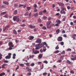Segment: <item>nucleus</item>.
<instances>
[{"mask_svg":"<svg viewBox=\"0 0 76 76\" xmlns=\"http://www.w3.org/2000/svg\"><path fill=\"white\" fill-rule=\"evenodd\" d=\"M13 20L14 21H16L17 22H19L20 20V19L18 16H15L13 17Z\"/></svg>","mask_w":76,"mask_h":76,"instance_id":"nucleus-1","label":"nucleus"},{"mask_svg":"<svg viewBox=\"0 0 76 76\" xmlns=\"http://www.w3.org/2000/svg\"><path fill=\"white\" fill-rule=\"evenodd\" d=\"M8 45L9 46V48H8L9 50H13V48H12L14 47V45H13V43L12 42H9Z\"/></svg>","mask_w":76,"mask_h":76,"instance_id":"nucleus-2","label":"nucleus"},{"mask_svg":"<svg viewBox=\"0 0 76 76\" xmlns=\"http://www.w3.org/2000/svg\"><path fill=\"white\" fill-rule=\"evenodd\" d=\"M64 10V8L63 7L62 8V10H61L60 12V13H61V14H64L65 15V14H66V12Z\"/></svg>","mask_w":76,"mask_h":76,"instance_id":"nucleus-3","label":"nucleus"},{"mask_svg":"<svg viewBox=\"0 0 76 76\" xmlns=\"http://www.w3.org/2000/svg\"><path fill=\"white\" fill-rule=\"evenodd\" d=\"M11 56H12V54L11 53H8V55L5 57V58L6 59H9L11 58Z\"/></svg>","mask_w":76,"mask_h":76,"instance_id":"nucleus-4","label":"nucleus"},{"mask_svg":"<svg viewBox=\"0 0 76 76\" xmlns=\"http://www.w3.org/2000/svg\"><path fill=\"white\" fill-rule=\"evenodd\" d=\"M41 42H42V41L41 40V39H38L36 41V43H39V44H41Z\"/></svg>","mask_w":76,"mask_h":76,"instance_id":"nucleus-5","label":"nucleus"},{"mask_svg":"<svg viewBox=\"0 0 76 76\" xmlns=\"http://www.w3.org/2000/svg\"><path fill=\"white\" fill-rule=\"evenodd\" d=\"M71 37L72 38H73V40H76V39L75 38L76 37V34H73L71 35Z\"/></svg>","mask_w":76,"mask_h":76,"instance_id":"nucleus-6","label":"nucleus"},{"mask_svg":"<svg viewBox=\"0 0 76 76\" xmlns=\"http://www.w3.org/2000/svg\"><path fill=\"white\" fill-rule=\"evenodd\" d=\"M57 40L58 41H59V42H61V41H63V37H62L60 36L58 38Z\"/></svg>","mask_w":76,"mask_h":76,"instance_id":"nucleus-7","label":"nucleus"},{"mask_svg":"<svg viewBox=\"0 0 76 76\" xmlns=\"http://www.w3.org/2000/svg\"><path fill=\"white\" fill-rule=\"evenodd\" d=\"M59 6H64V4H63V3L62 2H57Z\"/></svg>","mask_w":76,"mask_h":76,"instance_id":"nucleus-8","label":"nucleus"},{"mask_svg":"<svg viewBox=\"0 0 76 76\" xmlns=\"http://www.w3.org/2000/svg\"><path fill=\"white\" fill-rule=\"evenodd\" d=\"M40 45L39 44L36 45L35 46V47H36L35 48L36 50H39V48Z\"/></svg>","mask_w":76,"mask_h":76,"instance_id":"nucleus-9","label":"nucleus"},{"mask_svg":"<svg viewBox=\"0 0 76 76\" xmlns=\"http://www.w3.org/2000/svg\"><path fill=\"white\" fill-rule=\"evenodd\" d=\"M28 27L31 29H34L35 28V26H32L31 25H28Z\"/></svg>","mask_w":76,"mask_h":76,"instance_id":"nucleus-10","label":"nucleus"},{"mask_svg":"<svg viewBox=\"0 0 76 76\" xmlns=\"http://www.w3.org/2000/svg\"><path fill=\"white\" fill-rule=\"evenodd\" d=\"M9 26H6L5 28H3L4 31H7V29H8V28H9Z\"/></svg>","mask_w":76,"mask_h":76,"instance_id":"nucleus-11","label":"nucleus"},{"mask_svg":"<svg viewBox=\"0 0 76 76\" xmlns=\"http://www.w3.org/2000/svg\"><path fill=\"white\" fill-rule=\"evenodd\" d=\"M33 52L34 54H38V53H39V52L38 50H37L35 51L33 50Z\"/></svg>","mask_w":76,"mask_h":76,"instance_id":"nucleus-12","label":"nucleus"},{"mask_svg":"<svg viewBox=\"0 0 76 76\" xmlns=\"http://www.w3.org/2000/svg\"><path fill=\"white\" fill-rule=\"evenodd\" d=\"M71 60H73V61H74V60H76V55L75 56L74 58H71Z\"/></svg>","mask_w":76,"mask_h":76,"instance_id":"nucleus-13","label":"nucleus"},{"mask_svg":"<svg viewBox=\"0 0 76 76\" xmlns=\"http://www.w3.org/2000/svg\"><path fill=\"white\" fill-rule=\"evenodd\" d=\"M60 29H57L56 30V34H58L59 33V32H60Z\"/></svg>","mask_w":76,"mask_h":76,"instance_id":"nucleus-14","label":"nucleus"},{"mask_svg":"<svg viewBox=\"0 0 76 76\" xmlns=\"http://www.w3.org/2000/svg\"><path fill=\"white\" fill-rule=\"evenodd\" d=\"M7 66V64H3L2 65V68L4 69L5 68V67L4 66Z\"/></svg>","mask_w":76,"mask_h":76,"instance_id":"nucleus-15","label":"nucleus"},{"mask_svg":"<svg viewBox=\"0 0 76 76\" xmlns=\"http://www.w3.org/2000/svg\"><path fill=\"white\" fill-rule=\"evenodd\" d=\"M56 23H57L58 24H60L61 23V21L60 20H56Z\"/></svg>","mask_w":76,"mask_h":76,"instance_id":"nucleus-16","label":"nucleus"},{"mask_svg":"<svg viewBox=\"0 0 76 76\" xmlns=\"http://www.w3.org/2000/svg\"><path fill=\"white\" fill-rule=\"evenodd\" d=\"M3 3L4 4H6V5H9V2H8L4 1L3 2Z\"/></svg>","mask_w":76,"mask_h":76,"instance_id":"nucleus-17","label":"nucleus"},{"mask_svg":"<svg viewBox=\"0 0 76 76\" xmlns=\"http://www.w3.org/2000/svg\"><path fill=\"white\" fill-rule=\"evenodd\" d=\"M6 12H1V16H3V15H5V14H6Z\"/></svg>","mask_w":76,"mask_h":76,"instance_id":"nucleus-18","label":"nucleus"},{"mask_svg":"<svg viewBox=\"0 0 76 76\" xmlns=\"http://www.w3.org/2000/svg\"><path fill=\"white\" fill-rule=\"evenodd\" d=\"M34 38V36H31L30 37V38L29 39V40H32Z\"/></svg>","mask_w":76,"mask_h":76,"instance_id":"nucleus-19","label":"nucleus"},{"mask_svg":"<svg viewBox=\"0 0 76 76\" xmlns=\"http://www.w3.org/2000/svg\"><path fill=\"white\" fill-rule=\"evenodd\" d=\"M39 59H41L42 57V54H40L38 56Z\"/></svg>","mask_w":76,"mask_h":76,"instance_id":"nucleus-20","label":"nucleus"},{"mask_svg":"<svg viewBox=\"0 0 76 76\" xmlns=\"http://www.w3.org/2000/svg\"><path fill=\"white\" fill-rule=\"evenodd\" d=\"M60 52V51L58 50H56L55 51H54L53 52V53L54 54H57V53H59Z\"/></svg>","mask_w":76,"mask_h":76,"instance_id":"nucleus-21","label":"nucleus"},{"mask_svg":"<svg viewBox=\"0 0 76 76\" xmlns=\"http://www.w3.org/2000/svg\"><path fill=\"white\" fill-rule=\"evenodd\" d=\"M13 33H14V34L15 35H17V32L15 30H13Z\"/></svg>","mask_w":76,"mask_h":76,"instance_id":"nucleus-22","label":"nucleus"},{"mask_svg":"<svg viewBox=\"0 0 76 76\" xmlns=\"http://www.w3.org/2000/svg\"><path fill=\"white\" fill-rule=\"evenodd\" d=\"M26 9L27 10H28V11H29V10H31V7H26Z\"/></svg>","mask_w":76,"mask_h":76,"instance_id":"nucleus-23","label":"nucleus"},{"mask_svg":"<svg viewBox=\"0 0 76 76\" xmlns=\"http://www.w3.org/2000/svg\"><path fill=\"white\" fill-rule=\"evenodd\" d=\"M38 15V13H36L35 14L34 16V17H37V16Z\"/></svg>","mask_w":76,"mask_h":76,"instance_id":"nucleus-24","label":"nucleus"},{"mask_svg":"<svg viewBox=\"0 0 76 76\" xmlns=\"http://www.w3.org/2000/svg\"><path fill=\"white\" fill-rule=\"evenodd\" d=\"M50 23H51V21H48L46 23V24L47 25H50Z\"/></svg>","mask_w":76,"mask_h":76,"instance_id":"nucleus-25","label":"nucleus"},{"mask_svg":"<svg viewBox=\"0 0 76 76\" xmlns=\"http://www.w3.org/2000/svg\"><path fill=\"white\" fill-rule=\"evenodd\" d=\"M13 59H15V58H16V54L15 53H14L13 55Z\"/></svg>","mask_w":76,"mask_h":76,"instance_id":"nucleus-26","label":"nucleus"},{"mask_svg":"<svg viewBox=\"0 0 76 76\" xmlns=\"http://www.w3.org/2000/svg\"><path fill=\"white\" fill-rule=\"evenodd\" d=\"M4 75H5V73H2L0 74V76H4Z\"/></svg>","mask_w":76,"mask_h":76,"instance_id":"nucleus-27","label":"nucleus"},{"mask_svg":"<svg viewBox=\"0 0 76 76\" xmlns=\"http://www.w3.org/2000/svg\"><path fill=\"white\" fill-rule=\"evenodd\" d=\"M29 64H30V63H26L25 64L26 65V66H27L28 67H29V66H30Z\"/></svg>","mask_w":76,"mask_h":76,"instance_id":"nucleus-28","label":"nucleus"},{"mask_svg":"<svg viewBox=\"0 0 76 76\" xmlns=\"http://www.w3.org/2000/svg\"><path fill=\"white\" fill-rule=\"evenodd\" d=\"M66 63L67 64H70L71 63V62H70L69 60H67L66 61Z\"/></svg>","mask_w":76,"mask_h":76,"instance_id":"nucleus-29","label":"nucleus"},{"mask_svg":"<svg viewBox=\"0 0 76 76\" xmlns=\"http://www.w3.org/2000/svg\"><path fill=\"white\" fill-rule=\"evenodd\" d=\"M59 49V47H58V45H57V46H56L55 48L56 50H58Z\"/></svg>","mask_w":76,"mask_h":76,"instance_id":"nucleus-30","label":"nucleus"},{"mask_svg":"<svg viewBox=\"0 0 76 76\" xmlns=\"http://www.w3.org/2000/svg\"><path fill=\"white\" fill-rule=\"evenodd\" d=\"M3 17L4 18H8V15H6L4 16Z\"/></svg>","mask_w":76,"mask_h":76,"instance_id":"nucleus-31","label":"nucleus"},{"mask_svg":"<svg viewBox=\"0 0 76 76\" xmlns=\"http://www.w3.org/2000/svg\"><path fill=\"white\" fill-rule=\"evenodd\" d=\"M60 44L61 45H64V43L63 42H60Z\"/></svg>","mask_w":76,"mask_h":76,"instance_id":"nucleus-32","label":"nucleus"},{"mask_svg":"<svg viewBox=\"0 0 76 76\" xmlns=\"http://www.w3.org/2000/svg\"><path fill=\"white\" fill-rule=\"evenodd\" d=\"M30 66H32V67H33V66H35V64L34 63H31V64Z\"/></svg>","mask_w":76,"mask_h":76,"instance_id":"nucleus-33","label":"nucleus"},{"mask_svg":"<svg viewBox=\"0 0 76 76\" xmlns=\"http://www.w3.org/2000/svg\"><path fill=\"white\" fill-rule=\"evenodd\" d=\"M44 45H45V46H46V47H47V43H46V42H45L43 43Z\"/></svg>","mask_w":76,"mask_h":76,"instance_id":"nucleus-34","label":"nucleus"},{"mask_svg":"<svg viewBox=\"0 0 76 76\" xmlns=\"http://www.w3.org/2000/svg\"><path fill=\"white\" fill-rule=\"evenodd\" d=\"M14 14H17L18 13V11L17 10H15L14 12Z\"/></svg>","mask_w":76,"mask_h":76,"instance_id":"nucleus-35","label":"nucleus"},{"mask_svg":"<svg viewBox=\"0 0 76 76\" xmlns=\"http://www.w3.org/2000/svg\"><path fill=\"white\" fill-rule=\"evenodd\" d=\"M47 75V73L46 72H44L43 73V76H46Z\"/></svg>","mask_w":76,"mask_h":76,"instance_id":"nucleus-36","label":"nucleus"},{"mask_svg":"<svg viewBox=\"0 0 76 76\" xmlns=\"http://www.w3.org/2000/svg\"><path fill=\"white\" fill-rule=\"evenodd\" d=\"M42 29H44L45 30V29H47V28H46V27L45 26H43Z\"/></svg>","mask_w":76,"mask_h":76,"instance_id":"nucleus-37","label":"nucleus"},{"mask_svg":"<svg viewBox=\"0 0 76 76\" xmlns=\"http://www.w3.org/2000/svg\"><path fill=\"white\" fill-rule=\"evenodd\" d=\"M38 22H39V23H41V20L40 18H39L38 19Z\"/></svg>","mask_w":76,"mask_h":76,"instance_id":"nucleus-38","label":"nucleus"},{"mask_svg":"<svg viewBox=\"0 0 76 76\" xmlns=\"http://www.w3.org/2000/svg\"><path fill=\"white\" fill-rule=\"evenodd\" d=\"M39 15H42V11L39 12Z\"/></svg>","mask_w":76,"mask_h":76,"instance_id":"nucleus-39","label":"nucleus"},{"mask_svg":"<svg viewBox=\"0 0 76 76\" xmlns=\"http://www.w3.org/2000/svg\"><path fill=\"white\" fill-rule=\"evenodd\" d=\"M43 63H45L46 64H47L48 63V61L46 60H45L44 61Z\"/></svg>","mask_w":76,"mask_h":76,"instance_id":"nucleus-40","label":"nucleus"},{"mask_svg":"<svg viewBox=\"0 0 76 76\" xmlns=\"http://www.w3.org/2000/svg\"><path fill=\"white\" fill-rule=\"evenodd\" d=\"M34 12H37V9L36 8H35L34 10Z\"/></svg>","mask_w":76,"mask_h":76,"instance_id":"nucleus-41","label":"nucleus"},{"mask_svg":"<svg viewBox=\"0 0 76 76\" xmlns=\"http://www.w3.org/2000/svg\"><path fill=\"white\" fill-rule=\"evenodd\" d=\"M14 6H15V7H18V4H14Z\"/></svg>","mask_w":76,"mask_h":76,"instance_id":"nucleus-42","label":"nucleus"},{"mask_svg":"<svg viewBox=\"0 0 76 76\" xmlns=\"http://www.w3.org/2000/svg\"><path fill=\"white\" fill-rule=\"evenodd\" d=\"M2 56H3V55L0 53V60H1V59L2 58Z\"/></svg>","mask_w":76,"mask_h":76,"instance_id":"nucleus-43","label":"nucleus"},{"mask_svg":"<svg viewBox=\"0 0 76 76\" xmlns=\"http://www.w3.org/2000/svg\"><path fill=\"white\" fill-rule=\"evenodd\" d=\"M33 57H34V55H32V56L30 55L29 56V58H33Z\"/></svg>","mask_w":76,"mask_h":76,"instance_id":"nucleus-44","label":"nucleus"},{"mask_svg":"<svg viewBox=\"0 0 76 76\" xmlns=\"http://www.w3.org/2000/svg\"><path fill=\"white\" fill-rule=\"evenodd\" d=\"M20 66H21V67H23V66H24V64H20Z\"/></svg>","mask_w":76,"mask_h":76,"instance_id":"nucleus-45","label":"nucleus"},{"mask_svg":"<svg viewBox=\"0 0 76 76\" xmlns=\"http://www.w3.org/2000/svg\"><path fill=\"white\" fill-rule=\"evenodd\" d=\"M28 12H27L25 14H24V16H28Z\"/></svg>","mask_w":76,"mask_h":76,"instance_id":"nucleus-46","label":"nucleus"},{"mask_svg":"<svg viewBox=\"0 0 76 76\" xmlns=\"http://www.w3.org/2000/svg\"><path fill=\"white\" fill-rule=\"evenodd\" d=\"M61 54H65V51L64 50H63L62 52H61Z\"/></svg>","mask_w":76,"mask_h":76,"instance_id":"nucleus-47","label":"nucleus"},{"mask_svg":"<svg viewBox=\"0 0 76 76\" xmlns=\"http://www.w3.org/2000/svg\"><path fill=\"white\" fill-rule=\"evenodd\" d=\"M32 70V69H28L27 70V71H28V72H31V70Z\"/></svg>","mask_w":76,"mask_h":76,"instance_id":"nucleus-48","label":"nucleus"},{"mask_svg":"<svg viewBox=\"0 0 76 76\" xmlns=\"http://www.w3.org/2000/svg\"><path fill=\"white\" fill-rule=\"evenodd\" d=\"M47 17L46 16H44V17H43V19L44 20H45V19H47Z\"/></svg>","mask_w":76,"mask_h":76,"instance_id":"nucleus-49","label":"nucleus"},{"mask_svg":"<svg viewBox=\"0 0 76 76\" xmlns=\"http://www.w3.org/2000/svg\"><path fill=\"white\" fill-rule=\"evenodd\" d=\"M27 75L29 76H31V72H28L27 73Z\"/></svg>","mask_w":76,"mask_h":76,"instance_id":"nucleus-50","label":"nucleus"},{"mask_svg":"<svg viewBox=\"0 0 76 76\" xmlns=\"http://www.w3.org/2000/svg\"><path fill=\"white\" fill-rule=\"evenodd\" d=\"M19 68V66H18L15 69V70H17Z\"/></svg>","mask_w":76,"mask_h":76,"instance_id":"nucleus-51","label":"nucleus"},{"mask_svg":"<svg viewBox=\"0 0 76 76\" xmlns=\"http://www.w3.org/2000/svg\"><path fill=\"white\" fill-rule=\"evenodd\" d=\"M70 72L71 73H72V74H73L75 73V72H73V71H70Z\"/></svg>","mask_w":76,"mask_h":76,"instance_id":"nucleus-52","label":"nucleus"},{"mask_svg":"<svg viewBox=\"0 0 76 76\" xmlns=\"http://www.w3.org/2000/svg\"><path fill=\"white\" fill-rule=\"evenodd\" d=\"M26 25L25 24H23L22 25H21V27H23L24 26H25Z\"/></svg>","mask_w":76,"mask_h":76,"instance_id":"nucleus-53","label":"nucleus"},{"mask_svg":"<svg viewBox=\"0 0 76 76\" xmlns=\"http://www.w3.org/2000/svg\"><path fill=\"white\" fill-rule=\"evenodd\" d=\"M58 63H61V62H62V60L61 59L59 60H58Z\"/></svg>","mask_w":76,"mask_h":76,"instance_id":"nucleus-54","label":"nucleus"},{"mask_svg":"<svg viewBox=\"0 0 76 76\" xmlns=\"http://www.w3.org/2000/svg\"><path fill=\"white\" fill-rule=\"evenodd\" d=\"M44 43H43L42 44H41V46L40 47V48H41V47H42V46H44Z\"/></svg>","mask_w":76,"mask_h":76,"instance_id":"nucleus-55","label":"nucleus"},{"mask_svg":"<svg viewBox=\"0 0 76 76\" xmlns=\"http://www.w3.org/2000/svg\"><path fill=\"white\" fill-rule=\"evenodd\" d=\"M55 26H59V24H58V23L56 24Z\"/></svg>","mask_w":76,"mask_h":76,"instance_id":"nucleus-56","label":"nucleus"},{"mask_svg":"<svg viewBox=\"0 0 76 76\" xmlns=\"http://www.w3.org/2000/svg\"><path fill=\"white\" fill-rule=\"evenodd\" d=\"M34 7H35V8L37 7V5L36 4H34Z\"/></svg>","mask_w":76,"mask_h":76,"instance_id":"nucleus-57","label":"nucleus"},{"mask_svg":"<svg viewBox=\"0 0 76 76\" xmlns=\"http://www.w3.org/2000/svg\"><path fill=\"white\" fill-rule=\"evenodd\" d=\"M23 6V5H22V4H20L19 5V7H22V6Z\"/></svg>","mask_w":76,"mask_h":76,"instance_id":"nucleus-58","label":"nucleus"},{"mask_svg":"<svg viewBox=\"0 0 76 76\" xmlns=\"http://www.w3.org/2000/svg\"><path fill=\"white\" fill-rule=\"evenodd\" d=\"M40 53H42L43 52V50H42V49H40Z\"/></svg>","mask_w":76,"mask_h":76,"instance_id":"nucleus-59","label":"nucleus"},{"mask_svg":"<svg viewBox=\"0 0 76 76\" xmlns=\"http://www.w3.org/2000/svg\"><path fill=\"white\" fill-rule=\"evenodd\" d=\"M67 8L68 10H69V9H70V7L69 6H68L67 7Z\"/></svg>","mask_w":76,"mask_h":76,"instance_id":"nucleus-60","label":"nucleus"},{"mask_svg":"<svg viewBox=\"0 0 76 76\" xmlns=\"http://www.w3.org/2000/svg\"><path fill=\"white\" fill-rule=\"evenodd\" d=\"M60 58L61 60H63V56H61V57H60Z\"/></svg>","mask_w":76,"mask_h":76,"instance_id":"nucleus-61","label":"nucleus"},{"mask_svg":"<svg viewBox=\"0 0 76 76\" xmlns=\"http://www.w3.org/2000/svg\"><path fill=\"white\" fill-rule=\"evenodd\" d=\"M55 4H53L52 5V7H53V8H54V7H55Z\"/></svg>","mask_w":76,"mask_h":76,"instance_id":"nucleus-62","label":"nucleus"},{"mask_svg":"<svg viewBox=\"0 0 76 76\" xmlns=\"http://www.w3.org/2000/svg\"><path fill=\"white\" fill-rule=\"evenodd\" d=\"M73 15V13H72L71 14V15L70 16V17H72V16Z\"/></svg>","mask_w":76,"mask_h":76,"instance_id":"nucleus-63","label":"nucleus"},{"mask_svg":"<svg viewBox=\"0 0 76 76\" xmlns=\"http://www.w3.org/2000/svg\"><path fill=\"white\" fill-rule=\"evenodd\" d=\"M4 63H8V61L6 60V61H4Z\"/></svg>","mask_w":76,"mask_h":76,"instance_id":"nucleus-64","label":"nucleus"}]
</instances>
